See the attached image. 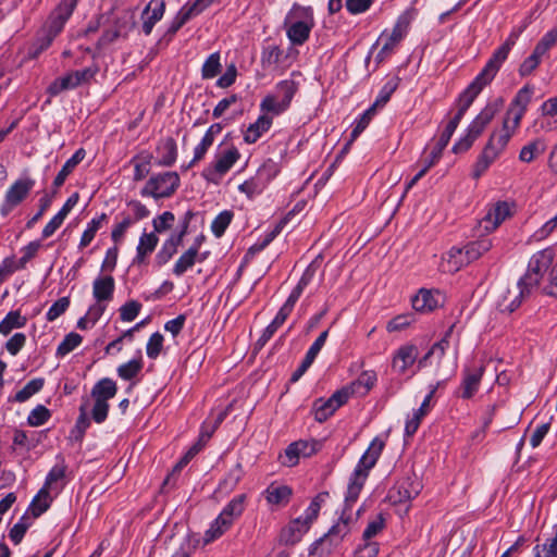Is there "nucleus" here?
Returning <instances> with one entry per match:
<instances>
[{"label":"nucleus","instance_id":"58836bf2","mask_svg":"<svg viewBox=\"0 0 557 557\" xmlns=\"http://www.w3.org/2000/svg\"><path fill=\"white\" fill-rule=\"evenodd\" d=\"M262 173L263 169H260L255 177L245 181L239 185L238 189L246 194L249 198L261 194L269 182V177L265 180L262 178Z\"/></svg>","mask_w":557,"mask_h":557},{"label":"nucleus","instance_id":"a18cd8bd","mask_svg":"<svg viewBox=\"0 0 557 557\" xmlns=\"http://www.w3.org/2000/svg\"><path fill=\"white\" fill-rule=\"evenodd\" d=\"M27 319L18 310L10 311L0 322V333L9 335L13 329H20L26 325Z\"/></svg>","mask_w":557,"mask_h":557},{"label":"nucleus","instance_id":"37998d69","mask_svg":"<svg viewBox=\"0 0 557 557\" xmlns=\"http://www.w3.org/2000/svg\"><path fill=\"white\" fill-rule=\"evenodd\" d=\"M296 91L297 84L293 79H285L276 85L275 90L272 94L288 108Z\"/></svg>","mask_w":557,"mask_h":557},{"label":"nucleus","instance_id":"a878e982","mask_svg":"<svg viewBox=\"0 0 557 557\" xmlns=\"http://www.w3.org/2000/svg\"><path fill=\"white\" fill-rule=\"evenodd\" d=\"M158 160L160 166H171L177 158V145L174 138L166 137L161 139L157 146Z\"/></svg>","mask_w":557,"mask_h":557},{"label":"nucleus","instance_id":"09e8293b","mask_svg":"<svg viewBox=\"0 0 557 557\" xmlns=\"http://www.w3.org/2000/svg\"><path fill=\"white\" fill-rule=\"evenodd\" d=\"M456 129L450 128L449 125H446L445 129L443 131L442 135L440 136L437 144L433 148L430 157L426 159V161L429 162V165H434L441 159L443 150L448 145Z\"/></svg>","mask_w":557,"mask_h":557},{"label":"nucleus","instance_id":"c9c22d12","mask_svg":"<svg viewBox=\"0 0 557 557\" xmlns=\"http://www.w3.org/2000/svg\"><path fill=\"white\" fill-rule=\"evenodd\" d=\"M85 158V150L83 148L75 151V153L63 164L60 172L57 174L53 186L54 188L61 187L66 177L73 172L76 165Z\"/></svg>","mask_w":557,"mask_h":557},{"label":"nucleus","instance_id":"a211bd4d","mask_svg":"<svg viewBox=\"0 0 557 557\" xmlns=\"http://www.w3.org/2000/svg\"><path fill=\"white\" fill-rule=\"evenodd\" d=\"M532 95V87H530L529 85L522 87L517 92L509 108L507 109L506 116L513 121V127H519L520 122L527 111V108L531 102Z\"/></svg>","mask_w":557,"mask_h":557},{"label":"nucleus","instance_id":"1a4fd4ad","mask_svg":"<svg viewBox=\"0 0 557 557\" xmlns=\"http://www.w3.org/2000/svg\"><path fill=\"white\" fill-rule=\"evenodd\" d=\"M521 33L522 28L512 30L505 42L493 53L478 76L491 84Z\"/></svg>","mask_w":557,"mask_h":557},{"label":"nucleus","instance_id":"6e6d98bb","mask_svg":"<svg viewBox=\"0 0 557 557\" xmlns=\"http://www.w3.org/2000/svg\"><path fill=\"white\" fill-rule=\"evenodd\" d=\"M243 476L242 466L237 463L220 482L219 490L228 493L235 488Z\"/></svg>","mask_w":557,"mask_h":557},{"label":"nucleus","instance_id":"a19ab883","mask_svg":"<svg viewBox=\"0 0 557 557\" xmlns=\"http://www.w3.org/2000/svg\"><path fill=\"white\" fill-rule=\"evenodd\" d=\"M151 160L152 154L147 151L140 152L133 158L132 163L134 164V181H141L149 174Z\"/></svg>","mask_w":557,"mask_h":557},{"label":"nucleus","instance_id":"ddd939ff","mask_svg":"<svg viewBox=\"0 0 557 557\" xmlns=\"http://www.w3.org/2000/svg\"><path fill=\"white\" fill-rule=\"evenodd\" d=\"M352 395L351 388H341L329 399H318L313 404V414L318 422L326 421L339 407L345 405Z\"/></svg>","mask_w":557,"mask_h":557},{"label":"nucleus","instance_id":"473e14b6","mask_svg":"<svg viewBox=\"0 0 557 557\" xmlns=\"http://www.w3.org/2000/svg\"><path fill=\"white\" fill-rule=\"evenodd\" d=\"M158 242L159 238L154 233H144L139 238L134 262L138 264L145 263L147 256L156 249Z\"/></svg>","mask_w":557,"mask_h":557},{"label":"nucleus","instance_id":"f704fd0d","mask_svg":"<svg viewBox=\"0 0 557 557\" xmlns=\"http://www.w3.org/2000/svg\"><path fill=\"white\" fill-rule=\"evenodd\" d=\"M272 125V117L263 114L258 120L250 124L247 128L244 139L247 144L256 143L261 135L267 132Z\"/></svg>","mask_w":557,"mask_h":557},{"label":"nucleus","instance_id":"2f4dec72","mask_svg":"<svg viewBox=\"0 0 557 557\" xmlns=\"http://www.w3.org/2000/svg\"><path fill=\"white\" fill-rule=\"evenodd\" d=\"M116 383L112 379L104 377L94 385L91 389V397L94 398V400L108 403L111 398H113L116 395Z\"/></svg>","mask_w":557,"mask_h":557},{"label":"nucleus","instance_id":"c85d7f7f","mask_svg":"<svg viewBox=\"0 0 557 557\" xmlns=\"http://www.w3.org/2000/svg\"><path fill=\"white\" fill-rule=\"evenodd\" d=\"M292 494L293 491L289 486L275 483H271L264 491L268 504L276 507L285 506L289 502Z\"/></svg>","mask_w":557,"mask_h":557},{"label":"nucleus","instance_id":"b1692460","mask_svg":"<svg viewBox=\"0 0 557 557\" xmlns=\"http://www.w3.org/2000/svg\"><path fill=\"white\" fill-rule=\"evenodd\" d=\"M310 528L302 518H296L280 534V542L284 545H295Z\"/></svg>","mask_w":557,"mask_h":557},{"label":"nucleus","instance_id":"f03ea898","mask_svg":"<svg viewBox=\"0 0 557 557\" xmlns=\"http://www.w3.org/2000/svg\"><path fill=\"white\" fill-rule=\"evenodd\" d=\"M385 447L381 437H374L355 468L347 488L346 503H355L364 485L369 471L375 466Z\"/></svg>","mask_w":557,"mask_h":557},{"label":"nucleus","instance_id":"680f3d73","mask_svg":"<svg viewBox=\"0 0 557 557\" xmlns=\"http://www.w3.org/2000/svg\"><path fill=\"white\" fill-rule=\"evenodd\" d=\"M283 51L276 45L263 48L261 53V64L264 69L276 65L282 58Z\"/></svg>","mask_w":557,"mask_h":557},{"label":"nucleus","instance_id":"aec40b11","mask_svg":"<svg viewBox=\"0 0 557 557\" xmlns=\"http://www.w3.org/2000/svg\"><path fill=\"white\" fill-rule=\"evenodd\" d=\"M222 420L223 414H220L219 418L216 419V422L209 431L205 430V428L202 429L198 444L190 448L187 455L173 468L172 472L164 479L162 490L172 482L175 474L180 472L182 468L188 462V459L191 458L195 454H197L201 446L210 440V437L216 430L218 425L222 422Z\"/></svg>","mask_w":557,"mask_h":557},{"label":"nucleus","instance_id":"69168bd1","mask_svg":"<svg viewBox=\"0 0 557 557\" xmlns=\"http://www.w3.org/2000/svg\"><path fill=\"white\" fill-rule=\"evenodd\" d=\"M260 109L263 112L272 113L275 115L281 114L284 112L287 107L284 106L280 99H277L273 94H270L263 98V100L260 103Z\"/></svg>","mask_w":557,"mask_h":557},{"label":"nucleus","instance_id":"9d476101","mask_svg":"<svg viewBox=\"0 0 557 557\" xmlns=\"http://www.w3.org/2000/svg\"><path fill=\"white\" fill-rule=\"evenodd\" d=\"M314 274H315V268L312 264H310L305 270V272L302 273V275H301V277H300L299 282H298V284L293 289V292L288 296L287 300L281 307V309L278 310L277 314L275 315V318L271 322L273 324V326L278 329L280 326L283 325V323L286 321L287 317L292 313V311L294 309V306L297 302V300L299 299V297L301 296L304 289L312 281Z\"/></svg>","mask_w":557,"mask_h":557},{"label":"nucleus","instance_id":"e433bc0d","mask_svg":"<svg viewBox=\"0 0 557 557\" xmlns=\"http://www.w3.org/2000/svg\"><path fill=\"white\" fill-rule=\"evenodd\" d=\"M182 244L181 236L171 235L169 239H166L158 253L156 255V263L159 267L168 263L172 257L176 253L177 247Z\"/></svg>","mask_w":557,"mask_h":557},{"label":"nucleus","instance_id":"72a5a7b5","mask_svg":"<svg viewBox=\"0 0 557 557\" xmlns=\"http://www.w3.org/2000/svg\"><path fill=\"white\" fill-rule=\"evenodd\" d=\"M533 553L534 557H557V524L552 527L543 544L534 546Z\"/></svg>","mask_w":557,"mask_h":557},{"label":"nucleus","instance_id":"052dcab7","mask_svg":"<svg viewBox=\"0 0 557 557\" xmlns=\"http://www.w3.org/2000/svg\"><path fill=\"white\" fill-rule=\"evenodd\" d=\"M543 276L531 273L530 271H527V273L519 280L517 283V286L521 292H523V297L525 298L531 294L533 289L539 287Z\"/></svg>","mask_w":557,"mask_h":557},{"label":"nucleus","instance_id":"8fccbe9b","mask_svg":"<svg viewBox=\"0 0 557 557\" xmlns=\"http://www.w3.org/2000/svg\"><path fill=\"white\" fill-rule=\"evenodd\" d=\"M493 244L490 238H480L475 242L468 244L466 248V253L468 255V259L470 262L480 258L483 253L487 252L492 248Z\"/></svg>","mask_w":557,"mask_h":557},{"label":"nucleus","instance_id":"f8f14e48","mask_svg":"<svg viewBox=\"0 0 557 557\" xmlns=\"http://www.w3.org/2000/svg\"><path fill=\"white\" fill-rule=\"evenodd\" d=\"M78 0H61L58 7L50 14L47 23V46L54 39V37L63 29L66 21L72 15L77 5Z\"/></svg>","mask_w":557,"mask_h":557},{"label":"nucleus","instance_id":"5701e85b","mask_svg":"<svg viewBox=\"0 0 557 557\" xmlns=\"http://www.w3.org/2000/svg\"><path fill=\"white\" fill-rule=\"evenodd\" d=\"M418 357V348L414 345H404L396 351L392 367L398 373L404 374Z\"/></svg>","mask_w":557,"mask_h":557},{"label":"nucleus","instance_id":"4c0bfd02","mask_svg":"<svg viewBox=\"0 0 557 557\" xmlns=\"http://www.w3.org/2000/svg\"><path fill=\"white\" fill-rule=\"evenodd\" d=\"M412 308L419 312H426L434 310L438 302L432 292L428 289H420L419 293L412 298Z\"/></svg>","mask_w":557,"mask_h":557},{"label":"nucleus","instance_id":"de8ad7c7","mask_svg":"<svg viewBox=\"0 0 557 557\" xmlns=\"http://www.w3.org/2000/svg\"><path fill=\"white\" fill-rule=\"evenodd\" d=\"M546 145L542 139H535L523 146L519 153V160L525 163L532 162L537 156L545 152Z\"/></svg>","mask_w":557,"mask_h":557},{"label":"nucleus","instance_id":"49530a36","mask_svg":"<svg viewBox=\"0 0 557 557\" xmlns=\"http://www.w3.org/2000/svg\"><path fill=\"white\" fill-rule=\"evenodd\" d=\"M246 494L235 496L222 510V515L228 518L233 523L235 519L239 518L245 510Z\"/></svg>","mask_w":557,"mask_h":557},{"label":"nucleus","instance_id":"bb28decb","mask_svg":"<svg viewBox=\"0 0 557 557\" xmlns=\"http://www.w3.org/2000/svg\"><path fill=\"white\" fill-rule=\"evenodd\" d=\"M554 258L555 252L553 248L540 250L531 257L528 264V271L543 276L553 263Z\"/></svg>","mask_w":557,"mask_h":557},{"label":"nucleus","instance_id":"e2e57ef3","mask_svg":"<svg viewBox=\"0 0 557 557\" xmlns=\"http://www.w3.org/2000/svg\"><path fill=\"white\" fill-rule=\"evenodd\" d=\"M143 369L141 359H133L117 368V374L121 379L129 381L134 379Z\"/></svg>","mask_w":557,"mask_h":557},{"label":"nucleus","instance_id":"7c9ffc66","mask_svg":"<svg viewBox=\"0 0 557 557\" xmlns=\"http://www.w3.org/2000/svg\"><path fill=\"white\" fill-rule=\"evenodd\" d=\"M206 256L199 257L198 245H193L188 248L175 262L173 273L176 276L183 275L188 269H190L197 260L203 261Z\"/></svg>","mask_w":557,"mask_h":557},{"label":"nucleus","instance_id":"13d9d810","mask_svg":"<svg viewBox=\"0 0 557 557\" xmlns=\"http://www.w3.org/2000/svg\"><path fill=\"white\" fill-rule=\"evenodd\" d=\"M221 72L220 53L214 52L210 54L205 61L201 75L202 78L209 79L215 77Z\"/></svg>","mask_w":557,"mask_h":557},{"label":"nucleus","instance_id":"9b49d317","mask_svg":"<svg viewBox=\"0 0 557 557\" xmlns=\"http://www.w3.org/2000/svg\"><path fill=\"white\" fill-rule=\"evenodd\" d=\"M314 274H315V268L312 264H310L305 270V272L302 273V275H301V277H300L299 282H298V284L293 289V292L288 296L287 300L281 307V309L278 310L277 314L275 315V318L271 322L273 324V326L278 329L280 326L283 325V323L286 321L287 317L292 313V311L294 309V306L297 302V300L299 299V297L301 296L304 289L312 281Z\"/></svg>","mask_w":557,"mask_h":557},{"label":"nucleus","instance_id":"6ab92c4d","mask_svg":"<svg viewBox=\"0 0 557 557\" xmlns=\"http://www.w3.org/2000/svg\"><path fill=\"white\" fill-rule=\"evenodd\" d=\"M523 298V292L517 285L512 288L500 286L496 292V306L500 312L511 313L521 305Z\"/></svg>","mask_w":557,"mask_h":557},{"label":"nucleus","instance_id":"2eb2a0df","mask_svg":"<svg viewBox=\"0 0 557 557\" xmlns=\"http://www.w3.org/2000/svg\"><path fill=\"white\" fill-rule=\"evenodd\" d=\"M35 182L32 178H21L7 190L4 200L0 207L2 216H7L15 207L23 202L33 189Z\"/></svg>","mask_w":557,"mask_h":557},{"label":"nucleus","instance_id":"4d7b16f0","mask_svg":"<svg viewBox=\"0 0 557 557\" xmlns=\"http://www.w3.org/2000/svg\"><path fill=\"white\" fill-rule=\"evenodd\" d=\"M421 491L420 482L404 481L397 486L398 500L406 502L410 500L419 495Z\"/></svg>","mask_w":557,"mask_h":557},{"label":"nucleus","instance_id":"774afa93","mask_svg":"<svg viewBox=\"0 0 557 557\" xmlns=\"http://www.w3.org/2000/svg\"><path fill=\"white\" fill-rule=\"evenodd\" d=\"M557 44V28L547 32L536 44L534 50L542 57Z\"/></svg>","mask_w":557,"mask_h":557},{"label":"nucleus","instance_id":"4be33fe9","mask_svg":"<svg viewBox=\"0 0 557 557\" xmlns=\"http://www.w3.org/2000/svg\"><path fill=\"white\" fill-rule=\"evenodd\" d=\"M345 504L346 508L343 511L338 522L335 523L323 537L318 540L314 543V546L325 542L326 540H330L331 543H333L334 545H338L342 542V540L349 533L350 517L347 516V509L352 503L347 504L345 502Z\"/></svg>","mask_w":557,"mask_h":557},{"label":"nucleus","instance_id":"f3484780","mask_svg":"<svg viewBox=\"0 0 557 557\" xmlns=\"http://www.w3.org/2000/svg\"><path fill=\"white\" fill-rule=\"evenodd\" d=\"M216 0H196L191 4L184 5L176 16L173 18L166 35L173 36L176 32L187 23L191 17L200 14L203 10H206L209 5H211Z\"/></svg>","mask_w":557,"mask_h":557},{"label":"nucleus","instance_id":"0e129e2a","mask_svg":"<svg viewBox=\"0 0 557 557\" xmlns=\"http://www.w3.org/2000/svg\"><path fill=\"white\" fill-rule=\"evenodd\" d=\"M233 219V212L225 210L222 211L215 219L212 221L211 231L215 237H221Z\"/></svg>","mask_w":557,"mask_h":557},{"label":"nucleus","instance_id":"6e6552de","mask_svg":"<svg viewBox=\"0 0 557 557\" xmlns=\"http://www.w3.org/2000/svg\"><path fill=\"white\" fill-rule=\"evenodd\" d=\"M98 66H89L84 70L72 71L64 76L54 79L48 87L50 96H57L69 89H74L83 84L89 83L98 73Z\"/></svg>","mask_w":557,"mask_h":557},{"label":"nucleus","instance_id":"5fc2aeb1","mask_svg":"<svg viewBox=\"0 0 557 557\" xmlns=\"http://www.w3.org/2000/svg\"><path fill=\"white\" fill-rule=\"evenodd\" d=\"M83 337L77 333H69L57 348V356L64 357L82 344Z\"/></svg>","mask_w":557,"mask_h":557},{"label":"nucleus","instance_id":"bf43d9fd","mask_svg":"<svg viewBox=\"0 0 557 557\" xmlns=\"http://www.w3.org/2000/svg\"><path fill=\"white\" fill-rule=\"evenodd\" d=\"M327 496V492L319 493L307 508L305 518H302V522H306L309 528L311 523L318 518L319 511L321 509V504L325 500Z\"/></svg>","mask_w":557,"mask_h":557},{"label":"nucleus","instance_id":"c756f323","mask_svg":"<svg viewBox=\"0 0 557 557\" xmlns=\"http://www.w3.org/2000/svg\"><path fill=\"white\" fill-rule=\"evenodd\" d=\"M469 263L470 260L466 253V248L453 247L444 257L442 265L447 272H457Z\"/></svg>","mask_w":557,"mask_h":557},{"label":"nucleus","instance_id":"603ef678","mask_svg":"<svg viewBox=\"0 0 557 557\" xmlns=\"http://www.w3.org/2000/svg\"><path fill=\"white\" fill-rule=\"evenodd\" d=\"M487 85V82L476 75L473 82L460 94L459 101H467L468 103L472 104L478 95Z\"/></svg>","mask_w":557,"mask_h":557},{"label":"nucleus","instance_id":"338daca9","mask_svg":"<svg viewBox=\"0 0 557 557\" xmlns=\"http://www.w3.org/2000/svg\"><path fill=\"white\" fill-rule=\"evenodd\" d=\"M50 416L51 413L47 407L38 405L28 414L27 422L32 426H40L49 420Z\"/></svg>","mask_w":557,"mask_h":557},{"label":"nucleus","instance_id":"dca6fc26","mask_svg":"<svg viewBox=\"0 0 557 557\" xmlns=\"http://www.w3.org/2000/svg\"><path fill=\"white\" fill-rule=\"evenodd\" d=\"M510 215L511 209L508 202H496L487 210L486 214L479 221V236H483L486 233L495 231Z\"/></svg>","mask_w":557,"mask_h":557},{"label":"nucleus","instance_id":"393cba45","mask_svg":"<svg viewBox=\"0 0 557 557\" xmlns=\"http://www.w3.org/2000/svg\"><path fill=\"white\" fill-rule=\"evenodd\" d=\"M165 2L151 0L143 12V32L145 35H149L154 24L160 21L164 14Z\"/></svg>","mask_w":557,"mask_h":557},{"label":"nucleus","instance_id":"864d4df0","mask_svg":"<svg viewBox=\"0 0 557 557\" xmlns=\"http://www.w3.org/2000/svg\"><path fill=\"white\" fill-rule=\"evenodd\" d=\"M106 220H107V214L102 213L99 218L92 219L88 223L87 228L84 231V233L81 237L79 248H85L92 242V239L96 236V233L101 227L102 222Z\"/></svg>","mask_w":557,"mask_h":557},{"label":"nucleus","instance_id":"0eeeda50","mask_svg":"<svg viewBox=\"0 0 557 557\" xmlns=\"http://www.w3.org/2000/svg\"><path fill=\"white\" fill-rule=\"evenodd\" d=\"M240 153L234 146L216 153L214 162H212L202 172V176L208 182L218 184L220 180L232 169L239 160Z\"/></svg>","mask_w":557,"mask_h":557},{"label":"nucleus","instance_id":"79ce46f5","mask_svg":"<svg viewBox=\"0 0 557 557\" xmlns=\"http://www.w3.org/2000/svg\"><path fill=\"white\" fill-rule=\"evenodd\" d=\"M375 382L376 374L374 371H363L355 382L344 388H351L352 395L355 393L366 394L374 386Z\"/></svg>","mask_w":557,"mask_h":557},{"label":"nucleus","instance_id":"f257e3e1","mask_svg":"<svg viewBox=\"0 0 557 557\" xmlns=\"http://www.w3.org/2000/svg\"><path fill=\"white\" fill-rule=\"evenodd\" d=\"M518 127H513V121L505 116L500 129L494 131L479 156L474 168L473 177L479 178L490 165L499 157L504 151L510 138Z\"/></svg>","mask_w":557,"mask_h":557},{"label":"nucleus","instance_id":"4468645a","mask_svg":"<svg viewBox=\"0 0 557 557\" xmlns=\"http://www.w3.org/2000/svg\"><path fill=\"white\" fill-rule=\"evenodd\" d=\"M410 22L411 16L406 12L398 17L391 34L386 35L383 33L381 35L380 39H385V42L376 55L379 62L388 57L394 48L403 40L409 29Z\"/></svg>","mask_w":557,"mask_h":557},{"label":"nucleus","instance_id":"3c124183","mask_svg":"<svg viewBox=\"0 0 557 557\" xmlns=\"http://www.w3.org/2000/svg\"><path fill=\"white\" fill-rule=\"evenodd\" d=\"M45 384L44 379H33L30 380L21 391H18L13 400L16 403H24L28 400L33 395L38 393Z\"/></svg>","mask_w":557,"mask_h":557},{"label":"nucleus","instance_id":"20e7f679","mask_svg":"<svg viewBox=\"0 0 557 557\" xmlns=\"http://www.w3.org/2000/svg\"><path fill=\"white\" fill-rule=\"evenodd\" d=\"M504 104L503 98L486 103L481 112L473 119L467 128L465 137L459 139L454 146L455 153L465 152L473 145L474 140L483 133L485 127L492 122Z\"/></svg>","mask_w":557,"mask_h":557},{"label":"nucleus","instance_id":"c03bdc74","mask_svg":"<svg viewBox=\"0 0 557 557\" xmlns=\"http://www.w3.org/2000/svg\"><path fill=\"white\" fill-rule=\"evenodd\" d=\"M52 498L50 497L49 491L46 488H41L38 494L33 498L28 510L30 511L33 518H38L45 511L48 510Z\"/></svg>","mask_w":557,"mask_h":557},{"label":"nucleus","instance_id":"cd10ccee","mask_svg":"<svg viewBox=\"0 0 557 557\" xmlns=\"http://www.w3.org/2000/svg\"><path fill=\"white\" fill-rule=\"evenodd\" d=\"M115 288L114 278L111 275L99 276L94 281L92 295L97 302L111 301Z\"/></svg>","mask_w":557,"mask_h":557},{"label":"nucleus","instance_id":"423d86ee","mask_svg":"<svg viewBox=\"0 0 557 557\" xmlns=\"http://www.w3.org/2000/svg\"><path fill=\"white\" fill-rule=\"evenodd\" d=\"M181 183L176 172H164L152 175L140 190L143 197L154 199L171 197Z\"/></svg>","mask_w":557,"mask_h":557},{"label":"nucleus","instance_id":"7ed1b4c3","mask_svg":"<svg viewBox=\"0 0 557 557\" xmlns=\"http://www.w3.org/2000/svg\"><path fill=\"white\" fill-rule=\"evenodd\" d=\"M99 24H103L104 30L98 40L99 46H107L119 37H125L136 25L135 10H111L99 15Z\"/></svg>","mask_w":557,"mask_h":557},{"label":"nucleus","instance_id":"412c9836","mask_svg":"<svg viewBox=\"0 0 557 557\" xmlns=\"http://www.w3.org/2000/svg\"><path fill=\"white\" fill-rule=\"evenodd\" d=\"M485 372V367L483 364L473 368V369H465L463 377L460 385L461 394L460 397L463 399H470L478 392L479 386L481 384L482 376Z\"/></svg>","mask_w":557,"mask_h":557},{"label":"nucleus","instance_id":"ea45409f","mask_svg":"<svg viewBox=\"0 0 557 557\" xmlns=\"http://www.w3.org/2000/svg\"><path fill=\"white\" fill-rule=\"evenodd\" d=\"M233 523L228 518L220 513L216 519L210 524V528L205 533V542L210 543L222 536Z\"/></svg>","mask_w":557,"mask_h":557},{"label":"nucleus","instance_id":"39448f33","mask_svg":"<svg viewBox=\"0 0 557 557\" xmlns=\"http://www.w3.org/2000/svg\"><path fill=\"white\" fill-rule=\"evenodd\" d=\"M285 25L287 37L293 45L305 44L314 26L312 9L295 4L286 16Z\"/></svg>","mask_w":557,"mask_h":557}]
</instances>
